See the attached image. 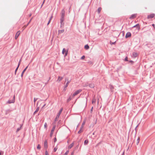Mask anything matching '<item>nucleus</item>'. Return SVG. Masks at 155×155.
Instances as JSON below:
<instances>
[{
	"label": "nucleus",
	"mask_w": 155,
	"mask_h": 155,
	"mask_svg": "<svg viewBox=\"0 0 155 155\" xmlns=\"http://www.w3.org/2000/svg\"><path fill=\"white\" fill-rule=\"evenodd\" d=\"M65 12L64 9H62L61 12V17L60 18V23H61L60 27L61 28H63L64 23V17L65 16Z\"/></svg>",
	"instance_id": "nucleus-1"
},
{
	"label": "nucleus",
	"mask_w": 155,
	"mask_h": 155,
	"mask_svg": "<svg viewBox=\"0 0 155 155\" xmlns=\"http://www.w3.org/2000/svg\"><path fill=\"white\" fill-rule=\"evenodd\" d=\"M62 110H63V108H61L60 109L59 111V112L57 114L56 117V118L55 119L54 121H56L58 120V119L59 118V116H60Z\"/></svg>",
	"instance_id": "nucleus-2"
},
{
	"label": "nucleus",
	"mask_w": 155,
	"mask_h": 155,
	"mask_svg": "<svg viewBox=\"0 0 155 155\" xmlns=\"http://www.w3.org/2000/svg\"><path fill=\"white\" fill-rule=\"evenodd\" d=\"M136 28L137 29H138V30H139L140 29V26L139 24H137L133 26V27L130 28L129 29L130 30H131L133 28Z\"/></svg>",
	"instance_id": "nucleus-3"
},
{
	"label": "nucleus",
	"mask_w": 155,
	"mask_h": 155,
	"mask_svg": "<svg viewBox=\"0 0 155 155\" xmlns=\"http://www.w3.org/2000/svg\"><path fill=\"white\" fill-rule=\"evenodd\" d=\"M81 89H80L75 91L73 94L72 96L74 97V96L77 95L79 94L80 92L82 91Z\"/></svg>",
	"instance_id": "nucleus-4"
},
{
	"label": "nucleus",
	"mask_w": 155,
	"mask_h": 155,
	"mask_svg": "<svg viewBox=\"0 0 155 155\" xmlns=\"http://www.w3.org/2000/svg\"><path fill=\"white\" fill-rule=\"evenodd\" d=\"M55 127H56V126L55 125H54L52 128V129L51 130V132H50V137H52V135H53V133H54V132L55 129Z\"/></svg>",
	"instance_id": "nucleus-5"
},
{
	"label": "nucleus",
	"mask_w": 155,
	"mask_h": 155,
	"mask_svg": "<svg viewBox=\"0 0 155 155\" xmlns=\"http://www.w3.org/2000/svg\"><path fill=\"white\" fill-rule=\"evenodd\" d=\"M68 50H66L65 48H63L62 51V54H64V56H66L68 54Z\"/></svg>",
	"instance_id": "nucleus-6"
},
{
	"label": "nucleus",
	"mask_w": 155,
	"mask_h": 155,
	"mask_svg": "<svg viewBox=\"0 0 155 155\" xmlns=\"http://www.w3.org/2000/svg\"><path fill=\"white\" fill-rule=\"evenodd\" d=\"M15 102V95L13 96V99L12 100H9L7 102V103L11 104L14 103Z\"/></svg>",
	"instance_id": "nucleus-7"
},
{
	"label": "nucleus",
	"mask_w": 155,
	"mask_h": 155,
	"mask_svg": "<svg viewBox=\"0 0 155 155\" xmlns=\"http://www.w3.org/2000/svg\"><path fill=\"white\" fill-rule=\"evenodd\" d=\"M131 36V33L130 32H128L126 34V35L125 36V38H130Z\"/></svg>",
	"instance_id": "nucleus-8"
},
{
	"label": "nucleus",
	"mask_w": 155,
	"mask_h": 155,
	"mask_svg": "<svg viewBox=\"0 0 155 155\" xmlns=\"http://www.w3.org/2000/svg\"><path fill=\"white\" fill-rule=\"evenodd\" d=\"M44 146L45 149V150H47V149L48 148V141L46 140H45L44 141Z\"/></svg>",
	"instance_id": "nucleus-9"
},
{
	"label": "nucleus",
	"mask_w": 155,
	"mask_h": 155,
	"mask_svg": "<svg viewBox=\"0 0 155 155\" xmlns=\"http://www.w3.org/2000/svg\"><path fill=\"white\" fill-rule=\"evenodd\" d=\"M155 16V14L153 13L151 14L150 15H148L147 18L148 19H149L150 18H153Z\"/></svg>",
	"instance_id": "nucleus-10"
},
{
	"label": "nucleus",
	"mask_w": 155,
	"mask_h": 155,
	"mask_svg": "<svg viewBox=\"0 0 155 155\" xmlns=\"http://www.w3.org/2000/svg\"><path fill=\"white\" fill-rule=\"evenodd\" d=\"M20 31H18L17 33H16L15 36V39H16L18 37L19 35L20 34Z\"/></svg>",
	"instance_id": "nucleus-11"
},
{
	"label": "nucleus",
	"mask_w": 155,
	"mask_h": 155,
	"mask_svg": "<svg viewBox=\"0 0 155 155\" xmlns=\"http://www.w3.org/2000/svg\"><path fill=\"white\" fill-rule=\"evenodd\" d=\"M28 66H27L24 69V70L23 71H22V73H21V77L22 78L23 76V74H24V73H25V71H26V70H27V69L28 68Z\"/></svg>",
	"instance_id": "nucleus-12"
},
{
	"label": "nucleus",
	"mask_w": 155,
	"mask_h": 155,
	"mask_svg": "<svg viewBox=\"0 0 155 155\" xmlns=\"http://www.w3.org/2000/svg\"><path fill=\"white\" fill-rule=\"evenodd\" d=\"M136 14H133L129 18L130 19H134L136 17Z\"/></svg>",
	"instance_id": "nucleus-13"
},
{
	"label": "nucleus",
	"mask_w": 155,
	"mask_h": 155,
	"mask_svg": "<svg viewBox=\"0 0 155 155\" xmlns=\"http://www.w3.org/2000/svg\"><path fill=\"white\" fill-rule=\"evenodd\" d=\"M88 85L91 88H93L94 87V84L93 83L89 84Z\"/></svg>",
	"instance_id": "nucleus-14"
},
{
	"label": "nucleus",
	"mask_w": 155,
	"mask_h": 155,
	"mask_svg": "<svg viewBox=\"0 0 155 155\" xmlns=\"http://www.w3.org/2000/svg\"><path fill=\"white\" fill-rule=\"evenodd\" d=\"M52 18H53V15H52V14L49 19V20L48 23H47V25H48L51 22V21Z\"/></svg>",
	"instance_id": "nucleus-15"
},
{
	"label": "nucleus",
	"mask_w": 155,
	"mask_h": 155,
	"mask_svg": "<svg viewBox=\"0 0 155 155\" xmlns=\"http://www.w3.org/2000/svg\"><path fill=\"white\" fill-rule=\"evenodd\" d=\"M85 123V120L83 121L82 123V124L81 125L80 127L81 129H82L83 128L84 125Z\"/></svg>",
	"instance_id": "nucleus-16"
},
{
	"label": "nucleus",
	"mask_w": 155,
	"mask_h": 155,
	"mask_svg": "<svg viewBox=\"0 0 155 155\" xmlns=\"http://www.w3.org/2000/svg\"><path fill=\"white\" fill-rule=\"evenodd\" d=\"M64 29H63L62 30H59L58 31V35L59 34L63 33L64 32Z\"/></svg>",
	"instance_id": "nucleus-17"
},
{
	"label": "nucleus",
	"mask_w": 155,
	"mask_h": 155,
	"mask_svg": "<svg viewBox=\"0 0 155 155\" xmlns=\"http://www.w3.org/2000/svg\"><path fill=\"white\" fill-rule=\"evenodd\" d=\"M84 48L86 50H88L89 48V46L88 44L84 46Z\"/></svg>",
	"instance_id": "nucleus-18"
},
{
	"label": "nucleus",
	"mask_w": 155,
	"mask_h": 155,
	"mask_svg": "<svg viewBox=\"0 0 155 155\" xmlns=\"http://www.w3.org/2000/svg\"><path fill=\"white\" fill-rule=\"evenodd\" d=\"M74 145V143L73 142L68 146V148L69 149H70L73 147Z\"/></svg>",
	"instance_id": "nucleus-19"
},
{
	"label": "nucleus",
	"mask_w": 155,
	"mask_h": 155,
	"mask_svg": "<svg viewBox=\"0 0 155 155\" xmlns=\"http://www.w3.org/2000/svg\"><path fill=\"white\" fill-rule=\"evenodd\" d=\"M11 111L10 109H8L5 110V114L6 115L8 114L9 112H10Z\"/></svg>",
	"instance_id": "nucleus-20"
},
{
	"label": "nucleus",
	"mask_w": 155,
	"mask_h": 155,
	"mask_svg": "<svg viewBox=\"0 0 155 155\" xmlns=\"http://www.w3.org/2000/svg\"><path fill=\"white\" fill-rule=\"evenodd\" d=\"M137 53L136 52H133V56L134 58L136 57L137 56Z\"/></svg>",
	"instance_id": "nucleus-21"
},
{
	"label": "nucleus",
	"mask_w": 155,
	"mask_h": 155,
	"mask_svg": "<svg viewBox=\"0 0 155 155\" xmlns=\"http://www.w3.org/2000/svg\"><path fill=\"white\" fill-rule=\"evenodd\" d=\"M88 143V140H85L84 142V144L85 145H87Z\"/></svg>",
	"instance_id": "nucleus-22"
},
{
	"label": "nucleus",
	"mask_w": 155,
	"mask_h": 155,
	"mask_svg": "<svg viewBox=\"0 0 155 155\" xmlns=\"http://www.w3.org/2000/svg\"><path fill=\"white\" fill-rule=\"evenodd\" d=\"M63 78L62 77H60L59 76L58 77V79L57 81H61L63 79Z\"/></svg>",
	"instance_id": "nucleus-23"
},
{
	"label": "nucleus",
	"mask_w": 155,
	"mask_h": 155,
	"mask_svg": "<svg viewBox=\"0 0 155 155\" xmlns=\"http://www.w3.org/2000/svg\"><path fill=\"white\" fill-rule=\"evenodd\" d=\"M96 101V99H95V98H94L92 101V104H95Z\"/></svg>",
	"instance_id": "nucleus-24"
},
{
	"label": "nucleus",
	"mask_w": 155,
	"mask_h": 155,
	"mask_svg": "<svg viewBox=\"0 0 155 155\" xmlns=\"http://www.w3.org/2000/svg\"><path fill=\"white\" fill-rule=\"evenodd\" d=\"M110 91H113V90L114 88V87L113 85H110L109 87Z\"/></svg>",
	"instance_id": "nucleus-25"
},
{
	"label": "nucleus",
	"mask_w": 155,
	"mask_h": 155,
	"mask_svg": "<svg viewBox=\"0 0 155 155\" xmlns=\"http://www.w3.org/2000/svg\"><path fill=\"white\" fill-rule=\"evenodd\" d=\"M39 107H38L35 111L34 112L33 114H35L36 113H37L39 110Z\"/></svg>",
	"instance_id": "nucleus-26"
},
{
	"label": "nucleus",
	"mask_w": 155,
	"mask_h": 155,
	"mask_svg": "<svg viewBox=\"0 0 155 155\" xmlns=\"http://www.w3.org/2000/svg\"><path fill=\"white\" fill-rule=\"evenodd\" d=\"M71 80H69V81H67V82L66 83V84L65 85V86H66V87H67L68 86L69 84L71 82Z\"/></svg>",
	"instance_id": "nucleus-27"
},
{
	"label": "nucleus",
	"mask_w": 155,
	"mask_h": 155,
	"mask_svg": "<svg viewBox=\"0 0 155 155\" xmlns=\"http://www.w3.org/2000/svg\"><path fill=\"white\" fill-rule=\"evenodd\" d=\"M101 9H102V8L101 7H99L98 8L97 10V11L98 13H99L100 12Z\"/></svg>",
	"instance_id": "nucleus-28"
},
{
	"label": "nucleus",
	"mask_w": 155,
	"mask_h": 155,
	"mask_svg": "<svg viewBox=\"0 0 155 155\" xmlns=\"http://www.w3.org/2000/svg\"><path fill=\"white\" fill-rule=\"evenodd\" d=\"M116 42V41H115L114 42H112L111 41H110V44L111 45H115Z\"/></svg>",
	"instance_id": "nucleus-29"
},
{
	"label": "nucleus",
	"mask_w": 155,
	"mask_h": 155,
	"mask_svg": "<svg viewBox=\"0 0 155 155\" xmlns=\"http://www.w3.org/2000/svg\"><path fill=\"white\" fill-rule=\"evenodd\" d=\"M140 140V138L139 137H138L137 139V143H136V144L137 145H138V143H139Z\"/></svg>",
	"instance_id": "nucleus-30"
},
{
	"label": "nucleus",
	"mask_w": 155,
	"mask_h": 155,
	"mask_svg": "<svg viewBox=\"0 0 155 155\" xmlns=\"http://www.w3.org/2000/svg\"><path fill=\"white\" fill-rule=\"evenodd\" d=\"M82 129H81V128H80V130L78 132V134H80L81 133H82L83 132V130H82Z\"/></svg>",
	"instance_id": "nucleus-31"
},
{
	"label": "nucleus",
	"mask_w": 155,
	"mask_h": 155,
	"mask_svg": "<svg viewBox=\"0 0 155 155\" xmlns=\"http://www.w3.org/2000/svg\"><path fill=\"white\" fill-rule=\"evenodd\" d=\"M71 100V97H69L67 100V102L68 103Z\"/></svg>",
	"instance_id": "nucleus-32"
},
{
	"label": "nucleus",
	"mask_w": 155,
	"mask_h": 155,
	"mask_svg": "<svg viewBox=\"0 0 155 155\" xmlns=\"http://www.w3.org/2000/svg\"><path fill=\"white\" fill-rule=\"evenodd\" d=\"M19 67L18 66L16 68L15 70V75L16 74V72H17V71L19 68Z\"/></svg>",
	"instance_id": "nucleus-33"
},
{
	"label": "nucleus",
	"mask_w": 155,
	"mask_h": 155,
	"mask_svg": "<svg viewBox=\"0 0 155 155\" xmlns=\"http://www.w3.org/2000/svg\"><path fill=\"white\" fill-rule=\"evenodd\" d=\"M41 146L40 144H38V145H37V148L38 149V150H40V149H41Z\"/></svg>",
	"instance_id": "nucleus-34"
},
{
	"label": "nucleus",
	"mask_w": 155,
	"mask_h": 155,
	"mask_svg": "<svg viewBox=\"0 0 155 155\" xmlns=\"http://www.w3.org/2000/svg\"><path fill=\"white\" fill-rule=\"evenodd\" d=\"M124 61H128V58L127 56H126L124 59Z\"/></svg>",
	"instance_id": "nucleus-35"
},
{
	"label": "nucleus",
	"mask_w": 155,
	"mask_h": 155,
	"mask_svg": "<svg viewBox=\"0 0 155 155\" xmlns=\"http://www.w3.org/2000/svg\"><path fill=\"white\" fill-rule=\"evenodd\" d=\"M21 129V128L20 127H18L17 128L16 132L17 133L18 131H19Z\"/></svg>",
	"instance_id": "nucleus-36"
},
{
	"label": "nucleus",
	"mask_w": 155,
	"mask_h": 155,
	"mask_svg": "<svg viewBox=\"0 0 155 155\" xmlns=\"http://www.w3.org/2000/svg\"><path fill=\"white\" fill-rule=\"evenodd\" d=\"M69 151L68 150H67L63 155H67L69 153Z\"/></svg>",
	"instance_id": "nucleus-37"
},
{
	"label": "nucleus",
	"mask_w": 155,
	"mask_h": 155,
	"mask_svg": "<svg viewBox=\"0 0 155 155\" xmlns=\"http://www.w3.org/2000/svg\"><path fill=\"white\" fill-rule=\"evenodd\" d=\"M38 99V98H35V97L34 98V102L35 104V102Z\"/></svg>",
	"instance_id": "nucleus-38"
},
{
	"label": "nucleus",
	"mask_w": 155,
	"mask_h": 155,
	"mask_svg": "<svg viewBox=\"0 0 155 155\" xmlns=\"http://www.w3.org/2000/svg\"><path fill=\"white\" fill-rule=\"evenodd\" d=\"M129 61L130 63H131V64H133L134 62V61L132 60H130L129 61Z\"/></svg>",
	"instance_id": "nucleus-39"
},
{
	"label": "nucleus",
	"mask_w": 155,
	"mask_h": 155,
	"mask_svg": "<svg viewBox=\"0 0 155 155\" xmlns=\"http://www.w3.org/2000/svg\"><path fill=\"white\" fill-rule=\"evenodd\" d=\"M44 128H45L46 129H47V123L46 122H45V124H44Z\"/></svg>",
	"instance_id": "nucleus-40"
},
{
	"label": "nucleus",
	"mask_w": 155,
	"mask_h": 155,
	"mask_svg": "<svg viewBox=\"0 0 155 155\" xmlns=\"http://www.w3.org/2000/svg\"><path fill=\"white\" fill-rule=\"evenodd\" d=\"M94 126V123H92V124H91L90 125V126L89 127H90V128H91V127H93Z\"/></svg>",
	"instance_id": "nucleus-41"
},
{
	"label": "nucleus",
	"mask_w": 155,
	"mask_h": 155,
	"mask_svg": "<svg viewBox=\"0 0 155 155\" xmlns=\"http://www.w3.org/2000/svg\"><path fill=\"white\" fill-rule=\"evenodd\" d=\"M57 149H58V148H57V147H55L54 148V152H55L56 151V150H57Z\"/></svg>",
	"instance_id": "nucleus-42"
},
{
	"label": "nucleus",
	"mask_w": 155,
	"mask_h": 155,
	"mask_svg": "<svg viewBox=\"0 0 155 155\" xmlns=\"http://www.w3.org/2000/svg\"><path fill=\"white\" fill-rule=\"evenodd\" d=\"M85 58V56L84 55H83L81 58V60H83Z\"/></svg>",
	"instance_id": "nucleus-43"
},
{
	"label": "nucleus",
	"mask_w": 155,
	"mask_h": 155,
	"mask_svg": "<svg viewBox=\"0 0 155 155\" xmlns=\"http://www.w3.org/2000/svg\"><path fill=\"white\" fill-rule=\"evenodd\" d=\"M122 68V67L121 66H120L117 68V70H119L120 69H121Z\"/></svg>",
	"instance_id": "nucleus-44"
},
{
	"label": "nucleus",
	"mask_w": 155,
	"mask_h": 155,
	"mask_svg": "<svg viewBox=\"0 0 155 155\" xmlns=\"http://www.w3.org/2000/svg\"><path fill=\"white\" fill-rule=\"evenodd\" d=\"M67 87H66V86L64 85V88L63 89V90L64 91H65L66 90Z\"/></svg>",
	"instance_id": "nucleus-45"
},
{
	"label": "nucleus",
	"mask_w": 155,
	"mask_h": 155,
	"mask_svg": "<svg viewBox=\"0 0 155 155\" xmlns=\"http://www.w3.org/2000/svg\"><path fill=\"white\" fill-rule=\"evenodd\" d=\"M3 152L2 151H0V155H3Z\"/></svg>",
	"instance_id": "nucleus-46"
},
{
	"label": "nucleus",
	"mask_w": 155,
	"mask_h": 155,
	"mask_svg": "<svg viewBox=\"0 0 155 155\" xmlns=\"http://www.w3.org/2000/svg\"><path fill=\"white\" fill-rule=\"evenodd\" d=\"M21 59H20L19 61V62L18 63V67L19 66H20V63H21Z\"/></svg>",
	"instance_id": "nucleus-47"
},
{
	"label": "nucleus",
	"mask_w": 155,
	"mask_h": 155,
	"mask_svg": "<svg viewBox=\"0 0 155 155\" xmlns=\"http://www.w3.org/2000/svg\"><path fill=\"white\" fill-rule=\"evenodd\" d=\"M69 81L68 80V78L67 77H66L65 78V81Z\"/></svg>",
	"instance_id": "nucleus-48"
},
{
	"label": "nucleus",
	"mask_w": 155,
	"mask_h": 155,
	"mask_svg": "<svg viewBox=\"0 0 155 155\" xmlns=\"http://www.w3.org/2000/svg\"><path fill=\"white\" fill-rule=\"evenodd\" d=\"M78 147H79V144L77 145L75 147V150H76V149H77L78 148Z\"/></svg>",
	"instance_id": "nucleus-49"
},
{
	"label": "nucleus",
	"mask_w": 155,
	"mask_h": 155,
	"mask_svg": "<svg viewBox=\"0 0 155 155\" xmlns=\"http://www.w3.org/2000/svg\"><path fill=\"white\" fill-rule=\"evenodd\" d=\"M93 107H92L91 108V110H90V112H91V113L93 111Z\"/></svg>",
	"instance_id": "nucleus-50"
},
{
	"label": "nucleus",
	"mask_w": 155,
	"mask_h": 155,
	"mask_svg": "<svg viewBox=\"0 0 155 155\" xmlns=\"http://www.w3.org/2000/svg\"><path fill=\"white\" fill-rule=\"evenodd\" d=\"M57 140L56 137H55V138H54V143H55L57 141Z\"/></svg>",
	"instance_id": "nucleus-51"
},
{
	"label": "nucleus",
	"mask_w": 155,
	"mask_h": 155,
	"mask_svg": "<svg viewBox=\"0 0 155 155\" xmlns=\"http://www.w3.org/2000/svg\"><path fill=\"white\" fill-rule=\"evenodd\" d=\"M74 152L73 151H72L71 153V155H74Z\"/></svg>",
	"instance_id": "nucleus-52"
},
{
	"label": "nucleus",
	"mask_w": 155,
	"mask_h": 155,
	"mask_svg": "<svg viewBox=\"0 0 155 155\" xmlns=\"http://www.w3.org/2000/svg\"><path fill=\"white\" fill-rule=\"evenodd\" d=\"M46 150L45 151V154L48 153V152L47 150Z\"/></svg>",
	"instance_id": "nucleus-53"
},
{
	"label": "nucleus",
	"mask_w": 155,
	"mask_h": 155,
	"mask_svg": "<svg viewBox=\"0 0 155 155\" xmlns=\"http://www.w3.org/2000/svg\"><path fill=\"white\" fill-rule=\"evenodd\" d=\"M97 119H96L95 121V122H94V124H97Z\"/></svg>",
	"instance_id": "nucleus-54"
},
{
	"label": "nucleus",
	"mask_w": 155,
	"mask_h": 155,
	"mask_svg": "<svg viewBox=\"0 0 155 155\" xmlns=\"http://www.w3.org/2000/svg\"><path fill=\"white\" fill-rule=\"evenodd\" d=\"M31 19H32V18H31V19L29 21L27 25H28L30 23V22H31Z\"/></svg>",
	"instance_id": "nucleus-55"
},
{
	"label": "nucleus",
	"mask_w": 155,
	"mask_h": 155,
	"mask_svg": "<svg viewBox=\"0 0 155 155\" xmlns=\"http://www.w3.org/2000/svg\"><path fill=\"white\" fill-rule=\"evenodd\" d=\"M20 127H21H21L23 126V124H20Z\"/></svg>",
	"instance_id": "nucleus-56"
},
{
	"label": "nucleus",
	"mask_w": 155,
	"mask_h": 155,
	"mask_svg": "<svg viewBox=\"0 0 155 155\" xmlns=\"http://www.w3.org/2000/svg\"><path fill=\"white\" fill-rule=\"evenodd\" d=\"M45 104H44L43 105V106L41 108H43V107L45 106Z\"/></svg>",
	"instance_id": "nucleus-57"
},
{
	"label": "nucleus",
	"mask_w": 155,
	"mask_h": 155,
	"mask_svg": "<svg viewBox=\"0 0 155 155\" xmlns=\"http://www.w3.org/2000/svg\"><path fill=\"white\" fill-rule=\"evenodd\" d=\"M138 125H137L136 126V128H135V130H136V128H137V127H138Z\"/></svg>",
	"instance_id": "nucleus-58"
},
{
	"label": "nucleus",
	"mask_w": 155,
	"mask_h": 155,
	"mask_svg": "<svg viewBox=\"0 0 155 155\" xmlns=\"http://www.w3.org/2000/svg\"><path fill=\"white\" fill-rule=\"evenodd\" d=\"M79 126V124L77 126L76 128V130L77 129V128H78V127Z\"/></svg>",
	"instance_id": "nucleus-59"
},
{
	"label": "nucleus",
	"mask_w": 155,
	"mask_h": 155,
	"mask_svg": "<svg viewBox=\"0 0 155 155\" xmlns=\"http://www.w3.org/2000/svg\"><path fill=\"white\" fill-rule=\"evenodd\" d=\"M122 155H124V151Z\"/></svg>",
	"instance_id": "nucleus-60"
},
{
	"label": "nucleus",
	"mask_w": 155,
	"mask_h": 155,
	"mask_svg": "<svg viewBox=\"0 0 155 155\" xmlns=\"http://www.w3.org/2000/svg\"><path fill=\"white\" fill-rule=\"evenodd\" d=\"M31 14H30L29 15V17H31Z\"/></svg>",
	"instance_id": "nucleus-61"
},
{
	"label": "nucleus",
	"mask_w": 155,
	"mask_h": 155,
	"mask_svg": "<svg viewBox=\"0 0 155 155\" xmlns=\"http://www.w3.org/2000/svg\"><path fill=\"white\" fill-rule=\"evenodd\" d=\"M152 26L154 27V26H155V25L153 24H152Z\"/></svg>",
	"instance_id": "nucleus-62"
},
{
	"label": "nucleus",
	"mask_w": 155,
	"mask_h": 155,
	"mask_svg": "<svg viewBox=\"0 0 155 155\" xmlns=\"http://www.w3.org/2000/svg\"><path fill=\"white\" fill-rule=\"evenodd\" d=\"M148 45H149V44H148V43H147V44L146 45V46H148Z\"/></svg>",
	"instance_id": "nucleus-63"
},
{
	"label": "nucleus",
	"mask_w": 155,
	"mask_h": 155,
	"mask_svg": "<svg viewBox=\"0 0 155 155\" xmlns=\"http://www.w3.org/2000/svg\"><path fill=\"white\" fill-rule=\"evenodd\" d=\"M95 132H94L93 134H92L94 135L95 134Z\"/></svg>",
	"instance_id": "nucleus-64"
}]
</instances>
